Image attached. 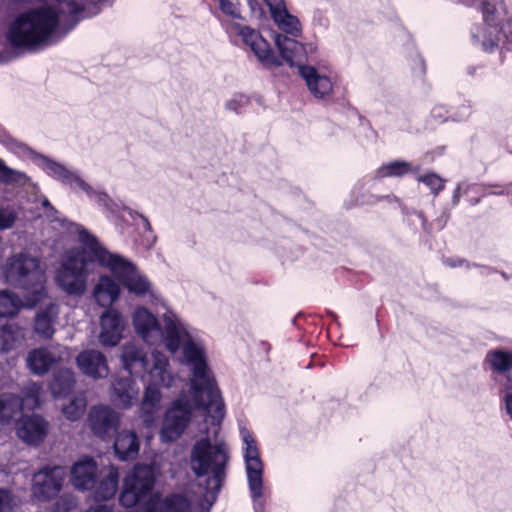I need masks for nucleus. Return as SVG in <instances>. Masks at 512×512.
<instances>
[{"label": "nucleus", "mask_w": 512, "mask_h": 512, "mask_svg": "<svg viewBox=\"0 0 512 512\" xmlns=\"http://www.w3.org/2000/svg\"><path fill=\"white\" fill-rule=\"evenodd\" d=\"M166 322L165 349L175 355L181 349L180 362L190 370V388L195 406L203 409L214 421L225 416L219 388L208 365L205 342L171 309L163 312Z\"/></svg>", "instance_id": "f257e3e1"}, {"label": "nucleus", "mask_w": 512, "mask_h": 512, "mask_svg": "<svg viewBox=\"0 0 512 512\" xmlns=\"http://www.w3.org/2000/svg\"><path fill=\"white\" fill-rule=\"evenodd\" d=\"M57 6L41 5L19 14L6 32L8 43L14 48L35 51L50 45L57 31L61 14L68 13L77 22L90 15V8L107 0H55Z\"/></svg>", "instance_id": "f03ea898"}, {"label": "nucleus", "mask_w": 512, "mask_h": 512, "mask_svg": "<svg viewBox=\"0 0 512 512\" xmlns=\"http://www.w3.org/2000/svg\"><path fill=\"white\" fill-rule=\"evenodd\" d=\"M78 241L89 251L100 266L106 267L127 289L137 297L149 298L151 303L161 305L165 311L169 309L164 300L157 294L151 281L138 270L127 258L109 252L98 241L97 237L79 224L74 225Z\"/></svg>", "instance_id": "7ed1b4c3"}, {"label": "nucleus", "mask_w": 512, "mask_h": 512, "mask_svg": "<svg viewBox=\"0 0 512 512\" xmlns=\"http://www.w3.org/2000/svg\"><path fill=\"white\" fill-rule=\"evenodd\" d=\"M229 449L224 441L212 443L209 438L197 440L190 454V467L197 477L208 476L205 498L215 501L223 487L229 464Z\"/></svg>", "instance_id": "20e7f679"}, {"label": "nucleus", "mask_w": 512, "mask_h": 512, "mask_svg": "<svg viewBox=\"0 0 512 512\" xmlns=\"http://www.w3.org/2000/svg\"><path fill=\"white\" fill-rule=\"evenodd\" d=\"M479 10L484 23L472 28L473 43L485 52L499 47L512 51V19L507 17L503 0H481Z\"/></svg>", "instance_id": "39448f33"}, {"label": "nucleus", "mask_w": 512, "mask_h": 512, "mask_svg": "<svg viewBox=\"0 0 512 512\" xmlns=\"http://www.w3.org/2000/svg\"><path fill=\"white\" fill-rule=\"evenodd\" d=\"M2 273L8 284L25 292L29 304L35 305L46 296V275L37 257L24 252L13 254Z\"/></svg>", "instance_id": "423d86ee"}, {"label": "nucleus", "mask_w": 512, "mask_h": 512, "mask_svg": "<svg viewBox=\"0 0 512 512\" xmlns=\"http://www.w3.org/2000/svg\"><path fill=\"white\" fill-rule=\"evenodd\" d=\"M89 259L82 247L63 253L54 275L57 286L69 296H82L87 290Z\"/></svg>", "instance_id": "0eeeda50"}, {"label": "nucleus", "mask_w": 512, "mask_h": 512, "mask_svg": "<svg viewBox=\"0 0 512 512\" xmlns=\"http://www.w3.org/2000/svg\"><path fill=\"white\" fill-rule=\"evenodd\" d=\"M239 433L243 442V458L253 508L255 512H264L267 495L264 485V464L260 457L258 443L244 425H240Z\"/></svg>", "instance_id": "6e6552de"}, {"label": "nucleus", "mask_w": 512, "mask_h": 512, "mask_svg": "<svg viewBox=\"0 0 512 512\" xmlns=\"http://www.w3.org/2000/svg\"><path fill=\"white\" fill-rule=\"evenodd\" d=\"M33 162L41 168L48 176L61 183L68 185L71 189H80L91 200L107 206L109 197L104 192L94 190L82 179L77 171L68 168L66 165L57 162L45 155L32 153Z\"/></svg>", "instance_id": "1a4fd4ad"}, {"label": "nucleus", "mask_w": 512, "mask_h": 512, "mask_svg": "<svg viewBox=\"0 0 512 512\" xmlns=\"http://www.w3.org/2000/svg\"><path fill=\"white\" fill-rule=\"evenodd\" d=\"M157 471L152 464H137L124 479L120 503L126 508L134 507L145 501L151 494Z\"/></svg>", "instance_id": "9d476101"}, {"label": "nucleus", "mask_w": 512, "mask_h": 512, "mask_svg": "<svg viewBox=\"0 0 512 512\" xmlns=\"http://www.w3.org/2000/svg\"><path fill=\"white\" fill-rule=\"evenodd\" d=\"M192 417V405L187 396L182 393L172 402L171 407L166 411L160 431L162 442H172L179 438Z\"/></svg>", "instance_id": "9b49d317"}, {"label": "nucleus", "mask_w": 512, "mask_h": 512, "mask_svg": "<svg viewBox=\"0 0 512 512\" xmlns=\"http://www.w3.org/2000/svg\"><path fill=\"white\" fill-rule=\"evenodd\" d=\"M163 318V314L161 315ZM163 328L160 326L157 317L145 307H137L132 314L133 327L136 334L149 346L166 347V322L164 319Z\"/></svg>", "instance_id": "f8f14e48"}, {"label": "nucleus", "mask_w": 512, "mask_h": 512, "mask_svg": "<svg viewBox=\"0 0 512 512\" xmlns=\"http://www.w3.org/2000/svg\"><path fill=\"white\" fill-rule=\"evenodd\" d=\"M66 471L61 466H46L33 476L32 493L38 500L56 497L62 489Z\"/></svg>", "instance_id": "ddd939ff"}, {"label": "nucleus", "mask_w": 512, "mask_h": 512, "mask_svg": "<svg viewBox=\"0 0 512 512\" xmlns=\"http://www.w3.org/2000/svg\"><path fill=\"white\" fill-rule=\"evenodd\" d=\"M87 422L96 437L102 440H108L118 430L121 417L120 414L110 406L96 405L91 407Z\"/></svg>", "instance_id": "4468645a"}, {"label": "nucleus", "mask_w": 512, "mask_h": 512, "mask_svg": "<svg viewBox=\"0 0 512 512\" xmlns=\"http://www.w3.org/2000/svg\"><path fill=\"white\" fill-rule=\"evenodd\" d=\"M231 29L241 37L243 43L251 49L262 64L266 66L281 65L280 60L273 54L269 43L257 30L239 23L232 24Z\"/></svg>", "instance_id": "2eb2a0df"}, {"label": "nucleus", "mask_w": 512, "mask_h": 512, "mask_svg": "<svg viewBox=\"0 0 512 512\" xmlns=\"http://www.w3.org/2000/svg\"><path fill=\"white\" fill-rule=\"evenodd\" d=\"M299 75L304 79L309 92L317 99L328 100L333 93V82L329 75L313 65H299Z\"/></svg>", "instance_id": "dca6fc26"}, {"label": "nucleus", "mask_w": 512, "mask_h": 512, "mask_svg": "<svg viewBox=\"0 0 512 512\" xmlns=\"http://www.w3.org/2000/svg\"><path fill=\"white\" fill-rule=\"evenodd\" d=\"M151 357L152 366L147 370L149 383L159 388L177 387L181 379L172 371L168 357L159 351L152 352Z\"/></svg>", "instance_id": "f3484780"}, {"label": "nucleus", "mask_w": 512, "mask_h": 512, "mask_svg": "<svg viewBox=\"0 0 512 512\" xmlns=\"http://www.w3.org/2000/svg\"><path fill=\"white\" fill-rule=\"evenodd\" d=\"M76 364L82 374L94 380L104 379L109 375L107 358L99 350L81 351L76 357Z\"/></svg>", "instance_id": "a211bd4d"}, {"label": "nucleus", "mask_w": 512, "mask_h": 512, "mask_svg": "<svg viewBox=\"0 0 512 512\" xmlns=\"http://www.w3.org/2000/svg\"><path fill=\"white\" fill-rule=\"evenodd\" d=\"M101 331L99 342L102 346L114 347L121 338L124 330V321L122 316L114 310H108L102 314L100 319Z\"/></svg>", "instance_id": "6ab92c4d"}, {"label": "nucleus", "mask_w": 512, "mask_h": 512, "mask_svg": "<svg viewBox=\"0 0 512 512\" xmlns=\"http://www.w3.org/2000/svg\"><path fill=\"white\" fill-rule=\"evenodd\" d=\"M98 475L97 464L89 457L80 459L71 468V482L79 491H88L94 488Z\"/></svg>", "instance_id": "aec40b11"}, {"label": "nucleus", "mask_w": 512, "mask_h": 512, "mask_svg": "<svg viewBox=\"0 0 512 512\" xmlns=\"http://www.w3.org/2000/svg\"><path fill=\"white\" fill-rule=\"evenodd\" d=\"M48 422L39 415L23 417L17 426L18 437L28 444H39L47 435Z\"/></svg>", "instance_id": "412c9836"}, {"label": "nucleus", "mask_w": 512, "mask_h": 512, "mask_svg": "<svg viewBox=\"0 0 512 512\" xmlns=\"http://www.w3.org/2000/svg\"><path fill=\"white\" fill-rule=\"evenodd\" d=\"M62 355L57 349L38 348L30 351L26 358L29 370L35 375H43L60 361Z\"/></svg>", "instance_id": "4be33fe9"}, {"label": "nucleus", "mask_w": 512, "mask_h": 512, "mask_svg": "<svg viewBox=\"0 0 512 512\" xmlns=\"http://www.w3.org/2000/svg\"><path fill=\"white\" fill-rule=\"evenodd\" d=\"M113 448L119 460L132 461L139 454L140 439L135 431L123 429L116 434Z\"/></svg>", "instance_id": "5701e85b"}, {"label": "nucleus", "mask_w": 512, "mask_h": 512, "mask_svg": "<svg viewBox=\"0 0 512 512\" xmlns=\"http://www.w3.org/2000/svg\"><path fill=\"white\" fill-rule=\"evenodd\" d=\"M119 471L114 466L102 470L96 478L93 496L96 501H105L114 497L118 490Z\"/></svg>", "instance_id": "b1692460"}, {"label": "nucleus", "mask_w": 512, "mask_h": 512, "mask_svg": "<svg viewBox=\"0 0 512 512\" xmlns=\"http://www.w3.org/2000/svg\"><path fill=\"white\" fill-rule=\"evenodd\" d=\"M121 360L123 367L130 375L141 376L148 370V360L145 351L135 344L123 345Z\"/></svg>", "instance_id": "393cba45"}, {"label": "nucleus", "mask_w": 512, "mask_h": 512, "mask_svg": "<svg viewBox=\"0 0 512 512\" xmlns=\"http://www.w3.org/2000/svg\"><path fill=\"white\" fill-rule=\"evenodd\" d=\"M295 37L291 38L284 34H276L274 42L282 58L291 66H295L299 69V65H305L302 63V55L304 54V46L302 43L296 41Z\"/></svg>", "instance_id": "a878e982"}, {"label": "nucleus", "mask_w": 512, "mask_h": 512, "mask_svg": "<svg viewBox=\"0 0 512 512\" xmlns=\"http://www.w3.org/2000/svg\"><path fill=\"white\" fill-rule=\"evenodd\" d=\"M59 306L50 303L41 309L35 316L34 330L44 339H50L55 333L54 325L59 316Z\"/></svg>", "instance_id": "bb28decb"}, {"label": "nucleus", "mask_w": 512, "mask_h": 512, "mask_svg": "<svg viewBox=\"0 0 512 512\" xmlns=\"http://www.w3.org/2000/svg\"><path fill=\"white\" fill-rule=\"evenodd\" d=\"M25 330L16 323H6L0 326V352H10L23 347Z\"/></svg>", "instance_id": "cd10ccee"}, {"label": "nucleus", "mask_w": 512, "mask_h": 512, "mask_svg": "<svg viewBox=\"0 0 512 512\" xmlns=\"http://www.w3.org/2000/svg\"><path fill=\"white\" fill-rule=\"evenodd\" d=\"M420 167H414L410 162L405 160H393L383 163L374 172V179L381 180L387 177L400 178L409 173L419 172Z\"/></svg>", "instance_id": "c85d7f7f"}, {"label": "nucleus", "mask_w": 512, "mask_h": 512, "mask_svg": "<svg viewBox=\"0 0 512 512\" xmlns=\"http://www.w3.org/2000/svg\"><path fill=\"white\" fill-rule=\"evenodd\" d=\"M120 295V287L109 276H101L94 288V297L99 305L106 307L112 305Z\"/></svg>", "instance_id": "c756f323"}, {"label": "nucleus", "mask_w": 512, "mask_h": 512, "mask_svg": "<svg viewBox=\"0 0 512 512\" xmlns=\"http://www.w3.org/2000/svg\"><path fill=\"white\" fill-rule=\"evenodd\" d=\"M138 392L130 378H120L113 385V401L118 406L128 408L136 401Z\"/></svg>", "instance_id": "7c9ffc66"}, {"label": "nucleus", "mask_w": 512, "mask_h": 512, "mask_svg": "<svg viewBox=\"0 0 512 512\" xmlns=\"http://www.w3.org/2000/svg\"><path fill=\"white\" fill-rule=\"evenodd\" d=\"M74 385V372L71 369L63 368L53 374L50 389L55 397H60L69 394Z\"/></svg>", "instance_id": "2f4dec72"}, {"label": "nucleus", "mask_w": 512, "mask_h": 512, "mask_svg": "<svg viewBox=\"0 0 512 512\" xmlns=\"http://www.w3.org/2000/svg\"><path fill=\"white\" fill-rule=\"evenodd\" d=\"M161 398L162 395L159 387H156L148 383L141 403L143 421L146 424L150 419H152L153 415L160 409Z\"/></svg>", "instance_id": "473e14b6"}, {"label": "nucleus", "mask_w": 512, "mask_h": 512, "mask_svg": "<svg viewBox=\"0 0 512 512\" xmlns=\"http://www.w3.org/2000/svg\"><path fill=\"white\" fill-rule=\"evenodd\" d=\"M22 411L20 396L14 394L0 396V424L9 423L12 419L20 416Z\"/></svg>", "instance_id": "72a5a7b5"}, {"label": "nucleus", "mask_w": 512, "mask_h": 512, "mask_svg": "<svg viewBox=\"0 0 512 512\" xmlns=\"http://www.w3.org/2000/svg\"><path fill=\"white\" fill-rule=\"evenodd\" d=\"M485 362L494 373L505 374L512 370V352L503 349L489 351Z\"/></svg>", "instance_id": "f704fd0d"}, {"label": "nucleus", "mask_w": 512, "mask_h": 512, "mask_svg": "<svg viewBox=\"0 0 512 512\" xmlns=\"http://www.w3.org/2000/svg\"><path fill=\"white\" fill-rule=\"evenodd\" d=\"M277 27L292 37H298L301 34V24L299 19L290 14L286 7L278 11L271 17Z\"/></svg>", "instance_id": "c9c22d12"}, {"label": "nucleus", "mask_w": 512, "mask_h": 512, "mask_svg": "<svg viewBox=\"0 0 512 512\" xmlns=\"http://www.w3.org/2000/svg\"><path fill=\"white\" fill-rule=\"evenodd\" d=\"M22 307L21 299L9 290L0 291V317H11Z\"/></svg>", "instance_id": "e433bc0d"}, {"label": "nucleus", "mask_w": 512, "mask_h": 512, "mask_svg": "<svg viewBox=\"0 0 512 512\" xmlns=\"http://www.w3.org/2000/svg\"><path fill=\"white\" fill-rule=\"evenodd\" d=\"M191 504L189 500L180 494L166 496L159 506V512H189Z\"/></svg>", "instance_id": "4c0bfd02"}, {"label": "nucleus", "mask_w": 512, "mask_h": 512, "mask_svg": "<svg viewBox=\"0 0 512 512\" xmlns=\"http://www.w3.org/2000/svg\"><path fill=\"white\" fill-rule=\"evenodd\" d=\"M41 390V385L35 382H29L24 386L20 397L23 410H34L40 406Z\"/></svg>", "instance_id": "58836bf2"}, {"label": "nucleus", "mask_w": 512, "mask_h": 512, "mask_svg": "<svg viewBox=\"0 0 512 512\" xmlns=\"http://www.w3.org/2000/svg\"><path fill=\"white\" fill-rule=\"evenodd\" d=\"M248 5L252 11V13L257 17H264L265 11L262 7V3H264L270 11L271 17L284 7H286L284 0H247Z\"/></svg>", "instance_id": "ea45409f"}, {"label": "nucleus", "mask_w": 512, "mask_h": 512, "mask_svg": "<svg viewBox=\"0 0 512 512\" xmlns=\"http://www.w3.org/2000/svg\"><path fill=\"white\" fill-rule=\"evenodd\" d=\"M86 398L82 395L74 397L67 405H64L62 412L70 421L79 420L86 410Z\"/></svg>", "instance_id": "a19ab883"}, {"label": "nucleus", "mask_w": 512, "mask_h": 512, "mask_svg": "<svg viewBox=\"0 0 512 512\" xmlns=\"http://www.w3.org/2000/svg\"><path fill=\"white\" fill-rule=\"evenodd\" d=\"M28 181L25 173L9 168L3 160L0 159V182L5 184L24 185Z\"/></svg>", "instance_id": "79ce46f5"}, {"label": "nucleus", "mask_w": 512, "mask_h": 512, "mask_svg": "<svg viewBox=\"0 0 512 512\" xmlns=\"http://www.w3.org/2000/svg\"><path fill=\"white\" fill-rule=\"evenodd\" d=\"M470 113H471V109L469 106H462L461 110H460V114L457 116H447L446 115L447 110L442 105H436L431 110V116L439 122H444L448 118H451L452 120H455V121L465 120L469 117Z\"/></svg>", "instance_id": "37998d69"}, {"label": "nucleus", "mask_w": 512, "mask_h": 512, "mask_svg": "<svg viewBox=\"0 0 512 512\" xmlns=\"http://www.w3.org/2000/svg\"><path fill=\"white\" fill-rule=\"evenodd\" d=\"M416 179L426 185L434 196H437L445 187V180L433 172L419 175Z\"/></svg>", "instance_id": "c03bdc74"}, {"label": "nucleus", "mask_w": 512, "mask_h": 512, "mask_svg": "<svg viewBox=\"0 0 512 512\" xmlns=\"http://www.w3.org/2000/svg\"><path fill=\"white\" fill-rule=\"evenodd\" d=\"M250 104L249 97L244 94H235L225 103V108L236 114L241 113Z\"/></svg>", "instance_id": "a18cd8bd"}, {"label": "nucleus", "mask_w": 512, "mask_h": 512, "mask_svg": "<svg viewBox=\"0 0 512 512\" xmlns=\"http://www.w3.org/2000/svg\"><path fill=\"white\" fill-rule=\"evenodd\" d=\"M16 219L17 213L13 208L0 207V230L12 228Z\"/></svg>", "instance_id": "49530a36"}, {"label": "nucleus", "mask_w": 512, "mask_h": 512, "mask_svg": "<svg viewBox=\"0 0 512 512\" xmlns=\"http://www.w3.org/2000/svg\"><path fill=\"white\" fill-rule=\"evenodd\" d=\"M219 8L223 14L237 19L241 17L239 2L237 0H218Z\"/></svg>", "instance_id": "de8ad7c7"}, {"label": "nucleus", "mask_w": 512, "mask_h": 512, "mask_svg": "<svg viewBox=\"0 0 512 512\" xmlns=\"http://www.w3.org/2000/svg\"><path fill=\"white\" fill-rule=\"evenodd\" d=\"M76 500L72 495L65 494L55 503L54 512H74Z\"/></svg>", "instance_id": "09e8293b"}, {"label": "nucleus", "mask_w": 512, "mask_h": 512, "mask_svg": "<svg viewBox=\"0 0 512 512\" xmlns=\"http://www.w3.org/2000/svg\"><path fill=\"white\" fill-rule=\"evenodd\" d=\"M13 506L12 494L7 489L0 488V512H12Z\"/></svg>", "instance_id": "8fccbe9b"}, {"label": "nucleus", "mask_w": 512, "mask_h": 512, "mask_svg": "<svg viewBox=\"0 0 512 512\" xmlns=\"http://www.w3.org/2000/svg\"><path fill=\"white\" fill-rule=\"evenodd\" d=\"M504 409L512 421V386L505 384V394L503 396Z\"/></svg>", "instance_id": "3c124183"}, {"label": "nucleus", "mask_w": 512, "mask_h": 512, "mask_svg": "<svg viewBox=\"0 0 512 512\" xmlns=\"http://www.w3.org/2000/svg\"><path fill=\"white\" fill-rule=\"evenodd\" d=\"M381 200H386L388 202H397L400 203V200L394 195H386V196H372L370 200L367 201L368 204H375Z\"/></svg>", "instance_id": "603ef678"}, {"label": "nucleus", "mask_w": 512, "mask_h": 512, "mask_svg": "<svg viewBox=\"0 0 512 512\" xmlns=\"http://www.w3.org/2000/svg\"><path fill=\"white\" fill-rule=\"evenodd\" d=\"M465 263H466V261L464 259H460V258H457V259L448 258V259L444 260V264L451 268L462 266Z\"/></svg>", "instance_id": "864d4df0"}, {"label": "nucleus", "mask_w": 512, "mask_h": 512, "mask_svg": "<svg viewBox=\"0 0 512 512\" xmlns=\"http://www.w3.org/2000/svg\"><path fill=\"white\" fill-rule=\"evenodd\" d=\"M85 512H112V507L107 504H99L89 508Z\"/></svg>", "instance_id": "5fc2aeb1"}, {"label": "nucleus", "mask_w": 512, "mask_h": 512, "mask_svg": "<svg viewBox=\"0 0 512 512\" xmlns=\"http://www.w3.org/2000/svg\"><path fill=\"white\" fill-rule=\"evenodd\" d=\"M460 198H461V185L459 184L456 189L454 190L453 192V195H452V202L454 205H457L460 201Z\"/></svg>", "instance_id": "6e6d98bb"}, {"label": "nucleus", "mask_w": 512, "mask_h": 512, "mask_svg": "<svg viewBox=\"0 0 512 512\" xmlns=\"http://www.w3.org/2000/svg\"><path fill=\"white\" fill-rule=\"evenodd\" d=\"M417 216H418V217H419V219L422 221V228L424 229V231H426V232H428V233H429V232L432 230V228H431L430 226H428V225H427V223H426V219H425V217H424L423 213H422V212H418V213H417Z\"/></svg>", "instance_id": "4d7b16f0"}, {"label": "nucleus", "mask_w": 512, "mask_h": 512, "mask_svg": "<svg viewBox=\"0 0 512 512\" xmlns=\"http://www.w3.org/2000/svg\"><path fill=\"white\" fill-rule=\"evenodd\" d=\"M137 215H138V216L140 217V219L142 220L144 228H145L147 231H150V230H151V225H150L149 220H148L144 215H142V214H137Z\"/></svg>", "instance_id": "13d9d810"}, {"label": "nucleus", "mask_w": 512, "mask_h": 512, "mask_svg": "<svg viewBox=\"0 0 512 512\" xmlns=\"http://www.w3.org/2000/svg\"><path fill=\"white\" fill-rule=\"evenodd\" d=\"M480 269L482 275H490L495 272L493 268L487 266H481Z\"/></svg>", "instance_id": "bf43d9fd"}, {"label": "nucleus", "mask_w": 512, "mask_h": 512, "mask_svg": "<svg viewBox=\"0 0 512 512\" xmlns=\"http://www.w3.org/2000/svg\"><path fill=\"white\" fill-rule=\"evenodd\" d=\"M504 193H505V190L500 189V190H492V191L486 192L485 194L502 195Z\"/></svg>", "instance_id": "052dcab7"}, {"label": "nucleus", "mask_w": 512, "mask_h": 512, "mask_svg": "<svg viewBox=\"0 0 512 512\" xmlns=\"http://www.w3.org/2000/svg\"><path fill=\"white\" fill-rule=\"evenodd\" d=\"M42 205H43L44 207H50V203H49V201H48L47 199H44V200H43Z\"/></svg>", "instance_id": "680f3d73"}, {"label": "nucleus", "mask_w": 512, "mask_h": 512, "mask_svg": "<svg viewBox=\"0 0 512 512\" xmlns=\"http://www.w3.org/2000/svg\"><path fill=\"white\" fill-rule=\"evenodd\" d=\"M501 275L505 280L509 279L508 275L505 272H502Z\"/></svg>", "instance_id": "e2e57ef3"}, {"label": "nucleus", "mask_w": 512, "mask_h": 512, "mask_svg": "<svg viewBox=\"0 0 512 512\" xmlns=\"http://www.w3.org/2000/svg\"><path fill=\"white\" fill-rule=\"evenodd\" d=\"M475 1H476V2H474V5H477V4H478V6H479V5H480V1H479V0H475Z\"/></svg>", "instance_id": "0e129e2a"}]
</instances>
